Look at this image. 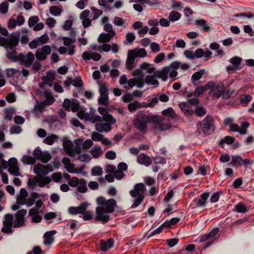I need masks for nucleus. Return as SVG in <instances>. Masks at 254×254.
<instances>
[{"label":"nucleus","mask_w":254,"mask_h":254,"mask_svg":"<svg viewBox=\"0 0 254 254\" xmlns=\"http://www.w3.org/2000/svg\"><path fill=\"white\" fill-rule=\"evenodd\" d=\"M83 138H78L74 140L75 146L73 147V144L72 141L64 139L63 140V147L66 154L72 158L75 157L76 155L79 157L76 159H81L80 156H83L84 159H88L89 155L82 153V151H86L87 149L90 148L93 145V142L90 139H86L83 141Z\"/></svg>","instance_id":"obj_1"},{"label":"nucleus","mask_w":254,"mask_h":254,"mask_svg":"<svg viewBox=\"0 0 254 254\" xmlns=\"http://www.w3.org/2000/svg\"><path fill=\"white\" fill-rule=\"evenodd\" d=\"M96 201L99 206L96 208L95 219L103 223H106L111 219L108 214L114 211L117 204V201L114 198L107 200L104 197L101 196L97 198Z\"/></svg>","instance_id":"obj_2"},{"label":"nucleus","mask_w":254,"mask_h":254,"mask_svg":"<svg viewBox=\"0 0 254 254\" xmlns=\"http://www.w3.org/2000/svg\"><path fill=\"white\" fill-rule=\"evenodd\" d=\"M6 56L12 62H19L21 65L26 67H30L35 60V55L31 52H29L27 54L23 53L18 54V53L15 50L9 51L7 49Z\"/></svg>","instance_id":"obj_3"},{"label":"nucleus","mask_w":254,"mask_h":254,"mask_svg":"<svg viewBox=\"0 0 254 254\" xmlns=\"http://www.w3.org/2000/svg\"><path fill=\"white\" fill-rule=\"evenodd\" d=\"M145 187L143 183H138L134 186V189L129 191L130 195L135 198L133 201L131 208L137 207L144 199V191Z\"/></svg>","instance_id":"obj_4"},{"label":"nucleus","mask_w":254,"mask_h":254,"mask_svg":"<svg viewBox=\"0 0 254 254\" xmlns=\"http://www.w3.org/2000/svg\"><path fill=\"white\" fill-rule=\"evenodd\" d=\"M198 129H200L205 134H211L214 131V120L211 116L207 115L202 121L197 124Z\"/></svg>","instance_id":"obj_5"},{"label":"nucleus","mask_w":254,"mask_h":254,"mask_svg":"<svg viewBox=\"0 0 254 254\" xmlns=\"http://www.w3.org/2000/svg\"><path fill=\"white\" fill-rule=\"evenodd\" d=\"M148 123H149V116L140 112L137 115L134 121V125L140 131H144L147 128V124Z\"/></svg>","instance_id":"obj_6"},{"label":"nucleus","mask_w":254,"mask_h":254,"mask_svg":"<svg viewBox=\"0 0 254 254\" xmlns=\"http://www.w3.org/2000/svg\"><path fill=\"white\" fill-rule=\"evenodd\" d=\"M14 217L12 214L7 213L4 216V220L2 222L3 227L1 231L5 234H11L13 233L12 228H14Z\"/></svg>","instance_id":"obj_7"},{"label":"nucleus","mask_w":254,"mask_h":254,"mask_svg":"<svg viewBox=\"0 0 254 254\" xmlns=\"http://www.w3.org/2000/svg\"><path fill=\"white\" fill-rule=\"evenodd\" d=\"M21 159H52V156L49 151H42L41 148L38 147L33 151V157L24 155Z\"/></svg>","instance_id":"obj_8"},{"label":"nucleus","mask_w":254,"mask_h":254,"mask_svg":"<svg viewBox=\"0 0 254 254\" xmlns=\"http://www.w3.org/2000/svg\"><path fill=\"white\" fill-rule=\"evenodd\" d=\"M63 106L66 111H69L71 110L73 112L78 111L80 108L79 101L75 99L70 100L65 98L63 103Z\"/></svg>","instance_id":"obj_9"},{"label":"nucleus","mask_w":254,"mask_h":254,"mask_svg":"<svg viewBox=\"0 0 254 254\" xmlns=\"http://www.w3.org/2000/svg\"><path fill=\"white\" fill-rule=\"evenodd\" d=\"M242 59L239 57L235 56L232 58L230 62L232 64V65H229L226 67L227 71L229 74H232L235 70H238L241 68V62Z\"/></svg>","instance_id":"obj_10"},{"label":"nucleus","mask_w":254,"mask_h":254,"mask_svg":"<svg viewBox=\"0 0 254 254\" xmlns=\"http://www.w3.org/2000/svg\"><path fill=\"white\" fill-rule=\"evenodd\" d=\"M53 171V167L50 164L45 165L38 163L34 165L33 167V171L34 173L38 175H46Z\"/></svg>","instance_id":"obj_11"},{"label":"nucleus","mask_w":254,"mask_h":254,"mask_svg":"<svg viewBox=\"0 0 254 254\" xmlns=\"http://www.w3.org/2000/svg\"><path fill=\"white\" fill-rule=\"evenodd\" d=\"M27 213L26 209L19 210L15 214V220L14 221V228L22 227L24 224L25 216Z\"/></svg>","instance_id":"obj_12"},{"label":"nucleus","mask_w":254,"mask_h":254,"mask_svg":"<svg viewBox=\"0 0 254 254\" xmlns=\"http://www.w3.org/2000/svg\"><path fill=\"white\" fill-rule=\"evenodd\" d=\"M62 162L66 171L70 173H81L84 168L83 166L75 167L74 165L70 163V160H62Z\"/></svg>","instance_id":"obj_13"},{"label":"nucleus","mask_w":254,"mask_h":254,"mask_svg":"<svg viewBox=\"0 0 254 254\" xmlns=\"http://www.w3.org/2000/svg\"><path fill=\"white\" fill-rule=\"evenodd\" d=\"M51 53V49L48 45L43 46L42 48L37 49L35 56L37 60L44 61L47 58V56Z\"/></svg>","instance_id":"obj_14"},{"label":"nucleus","mask_w":254,"mask_h":254,"mask_svg":"<svg viewBox=\"0 0 254 254\" xmlns=\"http://www.w3.org/2000/svg\"><path fill=\"white\" fill-rule=\"evenodd\" d=\"M88 204L86 202L81 203L77 207H70L68 209V211L71 215H75L78 214H84L85 210H87Z\"/></svg>","instance_id":"obj_15"},{"label":"nucleus","mask_w":254,"mask_h":254,"mask_svg":"<svg viewBox=\"0 0 254 254\" xmlns=\"http://www.w3.org/2000/svg\"><path fill=\"white\" fill-rule=\"evenodd\" d=\"M137 57V54L135 50H129L128 51L127 57L126 60V65L128 69H133L135 59Z\"/></svg>","instance_id":"obj_16"},{"label":"nucleus","mask_w":254,"mask_h":254,"mask_svg":"<svg viewBox=\"0 0 254 254\" xmlns=\"http://www.w3.org/2000/svg\"><path fill=\"white\" fill-rule=\"evenodd\" d=\"M19 38L18 36L12 35L10 39L6 38V41L1 46H5L7 49L14 50L15 47L18 44Z\"/></svg>","instance_id":"obj_17"},{"label":"nucleus","mask_w":254,"mask_h":254,"mask_svg":"<svg viewBox=\"0 0 254 254\" xmlns=\"http://www.w3.org/2000/svg\"><path fill=\"white\" fill-rule=\"evenodd\" d=\"M213 83V87H212L211 92H213V96L217 98H220L222 95L225 88L223 85L215 83L214 82H211Z\"/></svg>","instance_id":"obj_18"},{"label":"nucleus","mask_w":254,"mask_h":254,"mask_svg":"<svg viewBox=\"0 0 254 254\" xmlns=\"http://www.w3.org/2000/svg\"><path fill=\"white\" fill-rule=\"evenodd\" d=\"M252 162L250 160H231V162L227 164L228 166H232L238 167L243 165L245 168H247L248 166L252 164Z\"/></svg>","instance_id":"obj_19"},{"label":"nucleus","mask_w":254,"mask_h":254,"mask_svg":"<svg viewBox=\"0 0 254 254\" xmlns=\"http://www.w3.org/2000/svg\"><path fill=\"white\" fill-rule=\"evenodd\" d=\"M219 231V229L217 227L213 228L208 234L210 241L207 242L204 246L203 249H206L209 247L213 243L214 241L217 239L219 237H216L217 234Z\"/></svg>","instance_id":"obj_20"},{"label":"nucleus","mask_w":254,"mask_h":254,"mask_svg":"<svg viewBox=\"0 0 254 254\" xmlns=\"http://www.w3.org/2000/svg\"><path fill=\"white\" fill-rule=\"evenodd\" d=\"M17 160H8L9 162V167L8 168V171L9 173L14 176H20L19 172V168L16 165Z\"/></svg>","instance_id":"obj_21"},{"label":"nucleus","mask_w":254,"mask_h":254,"mask_svg":"<svg viewBox=\"0 0 254 254\" xmlns=\"http://www.w3.org/2000/svg\"><path fill=\"white\" fill-rule=\"evenodd\" d=\"M209 193L206 192L201 194L200 198H197L194 200L195 204L197 207H203L207 203V199L209 197Z\"/></svg>","instance_id":"obj_22"},{"label":"nucleus","mask_w":254,"mask_h":254,"mask_svg":"<svg viewBox=\"0 0 254 254\" xmlns=\"http://www.w3.org/2000/svg\"><path fill=\"white\" fill-rule=\"evenodd\" d=\"M114 241L113 239H109L105 241L101 240L100 242V247L102 252H105L108 251L110 249L113 247Z\"/></svg>","instance_id":"obj_23"},{"label":"nucleus","mask_w":254,"mask_h":254,"mask_svg":"<svg viewBox=\"0 0 254 254\" xmlns=\"http://www.w3.org/2000/svg\"><path fill=\"white\" fill-rule=\"evenodd\" d=\"M170 71L169 67H165L161 70H157L154 72L156 78H161L164 81L168 79V74Z\"/></svg>","instance_id":"obj_24"},{"label":"nucleus","mask_w":254,"mask_h":254,"mask_svg":"<svg viewBox=\"0 0 254 254\" xmlns=\"http://www.w3.org/2000/svg\"><path fill=\"white\" fill-rule=\"evenodd\" d=\"M56 233L57 231L56 230H53L46 232L43 236L44 239V244L46 245H51L54 240L53 235H54Z\"/></svg>","instance_id":"obj_25"},{"label":"nucleus","mask_w":254,"mask_h":254,"mask_svg":"<svg viewBox=\"0 0 254 254\" xmlns=\"http://www.w3.org/2000/svg\"><path fill=\"white\" fill-rule=\"evenodd\" d=\"M213 85L214 84L213 83L208 82L206 84L205 86L197 87L194 92V96L195 97H198L200 95L202 94L206 90L210 89L212 87H213Z\"/></svg>","instance_id":"obj_26"},{"label":"nucleus","mask_w":254,"mask_h":254,"mask_svg":"<svg viewBox=\"0 0 254 254\" xmlns=\"http://www.w3.org/2000/svg\"><path fill=\"white\" fill-rule=\"evenodd\" d=\"M95 128L97 131L101 132L103 131L108 132L112 129L111 124L106 122L104 123H97L95 125Z\"/></svg>","instance_id":"obj_27"},{"label":"nucleus","mask_w":254,"mask_h":254,"mask_svg":"<svg viewBox=\"0 0 254 254\" xmlns=\"http://www.w3.org/2000/svg\"><path fill=\"white\" fill-rule=\"evenodd\" d=\"M179 107L182 111L187 115L192 116L194 114V111L189 107V103L185 102H181Z\"/></svg>","instance_id":"obj_28"},{"label":"nucleus","mask_w":254,"mask_h":254,"mask_svg":"<svg viewBox=\"0 0 254 254\" xmlns=\"http://www.w3.org/2000/svg\"><path fill=\"white\" fill-rule=\"evenodd\" d=\"M235 140V138L234 137L231 136H226L219 141L218 145L220 147L224 148L225 144H232Z\"/></svg>","instance_id":"obj_29"},{"label":"nucleus","mask_w":254,"mask_h":254,"mask_svg":"<svg viewBox=\"0 0 254 254\" xmlns=\"http://www.w3.org/2000/svg\"><path fill=\"white\" fill-rule=\"evenodd\" d=\"M205 70L204 69H200L199 71L194 72L191 76V80L194 86H197L198 84L196 82V81L200 79L202 76L205 74Z\"/></svg>","instance_id":"obj_30"},{"label":"nucleus","mask_w":254,"mask_h":254,"mask_svg":"<svg viewBox=\"0 0 254 254\" xmlns=\"http://www.w3.org/2000/svg\"><path fill=\"white\" fill-rule=\"evenodd\" d=\"M155 77L154 74L153 75H148L145 77L144 82L147 85H154L155 87H157L159 83V81L155 78Z\"/></svg>","instance_id":"obj_31"},{"label":"nucleus","mask_w":254,"mask_h":254,"mask_svg":"<svg viewBox=\"0 0 254 254\" xmlns=\"http://www.w3.org/2000/svg\"><path fill=\"white\" fill-rule=\"evenodd\" d=\"M195 24L199 25L201 30L204 32H209L210 30V28L209 26L207 25V21L204 19L196 20L194 22Z\"/></svg>","instance_id":"obj_32"},{"label":"nucleus","mask_w":254,"mask_h":254,"mask_svg":"<svg viewBox=\"0 0 254 254\" xmlns=\"http://www.w3.org/2000/svg\"><path fill=\"white\" fill-rule=\"evenodd\" d=\"M67 85L72 84L76 87H81L83 85V82L80 76H77L74 79H69Z\"/></svg>","instance_id":"obj_33"},{"label":"nucleus","mask_w":254,"mask_h":254,"mask_svg":"<svg viewBox=\"0 0 254 254\" xmlns=\"http://www.w3.org/2000/svg\"><path fill=\"white\" fill-rule=\"evenodd\" d=\"M113 23L115 25L118 26H122L125 28L128 26V23L123 18L118 16H115L114 19Z\"/></svg>","instance_id":"obj_34"},{"label":"nucleus","mask_w":254,"mask_h":254,"mask_svg":"<svg viewBox=\"0 0 254 254\" xmlns=\"http://www.w3.org/2000/svg\"><path fill=\"white\" fill-rule=\"evenodd\" d=\"M51 181V179L47 176H39L38 177V183L39 186L41 188L44 187L45 186L48 185Z\"/></svg>","instance_id":"obj_35"},{"label":"nucleus","mask_w":254,"mask_h":254,"mask_svg":"<svg viewBox=\"0 0 254 254\" xmlns=\"http://www.w3.org/2000/svg\"><path fill=\"white\" fill-rule=\"evenodd\" d=\"M113 37L114 36H111V34L110 33H102L100 35L98 38V41L99 43H108L110 41Z\"/></svg>","instance_id":"obj_36"},{"label":"nucleus","mask_w":254,"mask_h":254,"mask_svg":"<svg viewBox=\"0 0 254 254\" xmlns=\"http://www.w3.org/2000/svg\"><path fill=\"white\" fill-rule=\"evenodd\" d=\"M59 136L55 134L52 133L50 135L47 136L44 139V142L48 145H51L55 142L57 141Z\"/></svg>","instance_id":"obj_37"},{"label":"nucleus","mask_w":254,"mask_h":254,"mask_svg":"<svg viewBox=\"0 0 254 254\" xmlns=\"http://www.w3.org/2000/svg\"><path fill=\"white\" fill-rule=\"evenodd\" d=\"M194 113L197 117H202L207 113L205 108L201 106H196L194 111Z\"/></svg>","instance_id":"obj_38"},{"label":"nucleus","mask_w":254,"mask_h":254,"mask_svg":"<svg viewBox=\"0 0 254 254\" xmlns=\"http://www.w3.org/2000/svg\"><path fill=\"white\" fill-rule=\"evenodd\" d=\"M86 180L84 179H81L79 180V185L77 188V190L78 192L81 193L86 192L88 189L87 186H86Z\"/></svg>","instance_id":"obj_39"},{"label":"nucleus","mask_w":254,"mask_h":254,"mask_svg":"<svg viewBox=\"0 0 254 254\" xmlns=\"http://www.w3.org/2000/svg\"><path fill=\"white\" fill-rule=\"evenodd\" d=\"M235 211L244 213L249 210V208L243 203L240 202L235 205L234 209Z\"/></svg>","instance_id":"obj_40"},{"label":"nucleus","mask_w":254,"mask_h":254,"mask_svg":"<svg viewBox=\"0 0 254 254\" xmlns=\"http://www.w3.org/2000/svg\"><path fill=\"white\" fill-rule=\"evenodd\" d=\"M252 99V97L250 95L243 94L240 96V103L244 107H246Z\"/></svg>","instance_id":"obj_41"},{"label":"nucleus","mask_w":254,"mask_h":254,"mask_svg":"<svg viewBox=\"0 0 254 254\" xmlns=\"http://www.w3.org/2000/svg\"><path fill=\"white\" fill-rule=\"evenodd\" d=\"M162 114L164 116L167 117H171L174 118L176 117V115L172 108L169 107L162 112Z\"/></svg>","instance_id":"obj_42"},{"label":"nucleus","mask_w":254,"mask_h":254,"mask_svg":"<svg viewBox=\"0 0 254 254\" xmlns=\"http://www.w3.org/2000/svg\"><path fill=\"white\" fill-rule=\"evenodd\" d=\"M46 99L43 101L45 103V105L46 106H49L52 105L55 101L54 98L52 96V93L51 92L45 93Z\"/></svg>","instance_id":"obj_43"},{"label":"nucleus","mask_w":254,"mask_h":254,"mask_svg":"<svg viewBox=\"0 0 254 254\" xmlns=\"http://www.w3.org/2000/svg\"><path fill=\"white\" fill-rule=\"evenodd\" d=\"M181 14L177 11H173L170 12L169 16V20L171 21H176L181 17Z\"/></svg>","instance_id":"obj_44"},{"label":"nucleus","mask_w":254,"mask_h":254,"mask_svg":"<svg viewBox=\"0 0 254 254\" xmlns=\"http://www.w3.org/2000/svg\"><path fill=\"white\" fill-rule=\"evenodd\" d=\"M128 111L130 112H134L137 109H139L138 101H135L133 102L129 103L127 105Z\"/></svg>","instance_id":"obj_45"},{"label":"nucleus","mask_w":254,"mask_h":254,"mask_svg":"<svg viewBox=\"0 0 254 254\" xmlns=\"http://www.w3.org/2000/svg\"><path fill=\"white\" fill-rule=\"evenodd\" d=\"M250 126V124L248 122H243L241 124V127H239V129L238 132L241 134H245L247 132V128Z\"/></svg>","instance_id":"obj_46"},{"label":"nucleus","mask_w":254,"mask_h":254,"mask_svg":"<svg viewBox=\"0 0 254 254\" xmlns=\"http://www.w3.org/2000/svg\"><path fill=\"white\" fill-rule=\"evenodd\" d=\"M49 10L51 14L55 16L60 15L62 12L61 9L55 5L52 6Z\"/></svg>","instance_id":"obj_47"},{"label":"nucleus","mask_w":254,"mask_h":254,"mask_svg":"<svg viewBox=\"0 0 254 254\" xmlns=\"http://www.w3.org/2000/svg\"><path fill=\"white\" fill-rule=\"evenodd\" d=\"M91 154L94 158H98L102 153V150L99 146H95L92 148L90 151Z\"/></svg>","instance_id":"obj_48"},{"label":"nucleus","mask_w":254,"mask_h":254,"mask_svg":"<svg viewBox=\"0 0 254 254\" xmlns=\"http://www.w3.org/2000/svg\"><path fill=\"white\" fill-rule=\"evenodd\" d=\"M103 120L106 123H109V124H111V125H114L116 123V119L112 115L109 114V113L103 117Z\"/></svg>","instance_id":"obj_49"},{"label":"nucleus","mask_w":254,"mask_h":254,"mask_svg":"<svg viewBox=\"0 0 254 254\" xmlns=\"http://www.w3.org/2000/svg\"><path fill=\"white\" fill-rule=\"evenodd\" d=\"M101 96L98 99V104L102 106H107L108 104V95H100Z\"/></svg>","instance_id":"obj_50"},{"label":"nucleus","mask_w":254,"mask_h":254,"mask_svg":"<svg viewBox=\"0 0 254 254\" xmlns=\"http://www.w3.org/2000/svg\"><path fill=\"white\" fill-rule=\"evenodd\" d=\"M104 30L105 31L108 32V33L111 34L112 36H114L115 35V31L113 30V26L111 23H106L104 26Z\"/></svg>","instance_id":"obj_51"},{"label":"nucleus","mask_w":254,"mask_h":254,"mask_svg":"<svg viewBox=\"0 0 254 254\" xmlns=\"http://www.w3.org/2000/svg\"><path fill=\"white\" fill-rule=\"evenodd\" d=\"M63 40L64 41V45L69 47H70L71 45H73L72 44H73L75 41L74 38H71L67 37H63Z\"/></svg>","instance_id":"obj_52"},{"label":"nucleus","mask_w":254,"mask_h":254,"mask_svg":"<svg viewBox=\"0 0 254 254\" xmlns=\"http://www.w3.org/2000/svg\"><path fill=\"white\" fill-rule=\"evenodd\" d=\"M39 20L37 16H33L29 17L28 20V25L30 27H32L36 24Z\"/></svg>","instance_id":"obj_53"},{"label":"nucleus","mask_w":254,"mask_h":254,"mask_svg":"<svg viewBox=\"0 0 254 254\" xmlns=\"http://www.w3.org/2000/svg\"><path fill=\"white\" fill-rule=\"evenodd\" d=\"M8 10V3L7 1H5L2 2L0 4V11L2 14H5L7 12Z\"/></svg>","instance_id":"obj_54"},{"label":"nucleus","mask_w":254,"mask_h":254,"mask_svg":"<svg viewBox=\"0 0 254 254\" xmlns=\"http://www.w3.org/2000/svg\"><path fill=\"white\" fill-rule=\"evenodd\" d=\"M103 173L102 169L99 166H95L91 170V173L93 176H98L102 175Z\"/></svg>","instance_id":"obj_55"},{"label":"nucleus","mask_w":254,"mask_h":254,"mask_svg":"<svg viewBox=\"0 0 254 254\" xmlns=\"http://www.w3.org/2000/svg\"><path fill=\"white\" fill-rule=\"evenodd\" d=\"M149 122L152 121L154 123H159L162 122V117L158 115H151L149 116Z\"/></svg>","instance_id":"obj_56"},{"label":"nucleus","mask_w":254,"mask_h":254,"mask_svg":"<svg viewBox=\"0 0 254 254\" xmlns=\"http://www.w3.org/2000/svg\"><path fill=\"white\" fill-rule=\"evenodd\" d=\"M207 169H210V167L208 165H200L198 168V171L202 176H205L207 174Z\"/></svg>","instance_id":"obj_57"},{"label":"nucleus","mask_w":254,"mask_h":254,"mask_svg":"<svg viewBox=\"0 0 254 254\" xmlns=\"http://www.w3.org/2000/svg\"><path fill=\"white\" fill-rule=\"evenodd\" d=\"M103 137L104 136L103 134L97 132H94L92 134L91 138L94 141H101Z\"/></svg>","instance_id":"obj_58"},{"label":"nucleus","mask_w":254,"mask_h":254,"mask_svg":"<svg viewBox=\"0 0 254 254\" xmlns=\"http://www.w3.org/2000/svg\"><path fill=\"white\" fill-rule=\"evenodd\" d=\"M82 215H83V219L84 221L91 220L93 218V215L92 214V212L90 211L85 210V213L84 214H82Z\"/></svg>","instance_id":"obj_59"},{"label":"nucleus","mask_w":254,"mask_h":254,"mask_svg":"<svg viewBox=\"0 0 254 254\" xmlns=\"http://www.w3.org/2000/svg\"><path fill=\"white\" fill-rule=\"evenodd\" d=\"M68 185L72 187H75L79 184V180L76 177H73L68 182Z\"/></svg>","instance_id":"obj_60"},{"label":"nucleus","mask_w":254,"mask_h":254,"mask_svg":"<svg viewBox=\"0 0 254 254\" xmlns=\"http://www.w3.org/2000/svg\"><path fill=\"white\" fill-rule=\"evenodd\" d=\"M166 242L168 246L170 248L176 246L179 242V239L172 238L167 239Z\"/></svg>","instance_id":"obj_61"},{"label":"nucleus","mask_w":254,"mask_h":254,"mask_svg":"<svg viewBox=\"0 0 254 254\" xmlns=\"http://www.w3.org/2000/svg\"><path fill=\"white\" fill-rule=\"evenodd\" d=\"M22 129L19 126H12L10 129L11 134H18L22 132Z\"/></svg>","instance_id":"obj_62"},{"label":"nucleus","mask_w":254,"mask_h":254,"mask_svg":"<svg viewBox=\"0 0 254 254\" xmlns=\"http://www.w3.org/2000/svg\"><path fill=\"white\" fill-rule=\"evenodd\" d=\"M111 49V46L107 43H104L102 46H99L98 48V51L100 52H102V51L104 52H109Z\"/></svg>","instance_id":"obj_63"},{"label":"nucleus","mask_w":254,"mask_h":254,"mask_svg":"<svg viewBox=\"0 0 254 254\" xmlns=\"http://www.w3.org/2000/svg\"><path fill=\"white\" fill-rule=\"evenodd\" d=\"M42 80L46 85H48L50 87H52L53 85V78L49 77L48 76H43L42 78Z\"/></svg>","instance_id":"obj_64"}]
</instances>
